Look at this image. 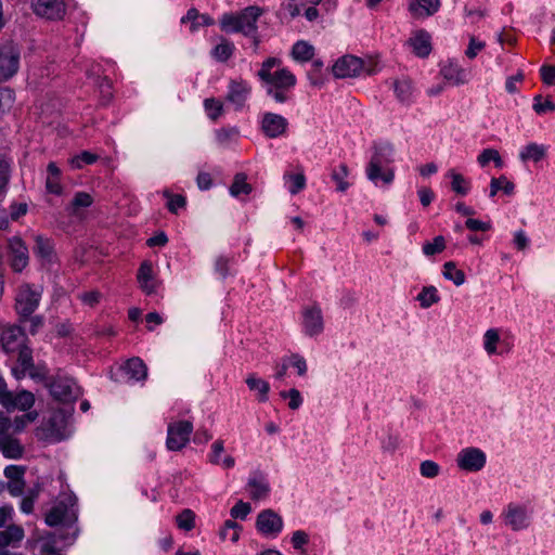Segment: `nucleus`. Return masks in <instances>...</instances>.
Wrapping results in <instances>:
<instances>
[{
	"label": "nucleus",
	"instance_id": "1",
	"mask_svg": "<svg viewBox=\"0 0 555 555\" xmlns=\"http://www.w3.org/2000/svg\"><path fill=\"white\" fill-rule=\"evenodd\" d=\"M266 93L276 103H285L291 99V91L297 83L296 76L286 67H282L279 57L266 59L257 72Z\"/></svg>",
	"mask_w": 555,
	"mask_h": 555
},
{
	"label": "nucleus",
	"instance_id": "2",
	"mask_svg": "<svg viewBox=\"0 0 555 555\" xmlns=\"http://www.w3.org/2000/svg\"><path fill=\"white\" fill-rule=\"evenodd\" d=\"M263 14V10L250 5L241 12L223 14L220 18V27L227 33H242L244 36H254L257 33V21Z\"/></svg>",
	"mask_w": 555,
	"mask_h": 555
},
{
	"label": "nucleus",
	"instance_id": "3",
	"mask_svg": "<svg viewBox=\"0 0 555 555\" xmlns=\"http://www.w3.org/2000/svg\"><path fill=\"white\" fill-rule=\"evenodd\" d=\"M44 519L46 524L50 527L60 526L62 528L74 529L78 519L76 498L66 495L56 501L46 514Z\"/></svg>",
	"mask_w": 555,
	"mask_h": 555
},
{
	"label": "nucleus",
	"instance_id": "4",
	"mask_svg": "<svg viewBox=\"0 0 555 555\" xmlns=\"http://www.w3.org/2000/svg\"><path fill=\"white\" fill-rule=\"evenodd\" d=\"M21 324L7 323L0 326L1 349L7 354L16 356V360L21 359L24 349H30L27 345V335Z\"/></svg>",
	"mask_w": 555,
	"mask_h": 555
},
{
	"label": "nucleus",
	"instance_id": "5",
	"mask_svg": "<svg viewBox=\"0 0 555 555\" xmlns=\"http://www.w3.org/2000/svg\"><path fill=\"white\" fill-rule=\"evenodd\" d=\"M41 300V292L29 284L20 286L15 296L14 309L18 317V323L27 322L36 311Z\"/></svg>",
	"mask_w": 555,
	"mask_h": 555
},
{
	"label": "nucleus",
	"instance_id": "6",
	"mask_svg": "<svg viewBox=\"0 0 555 555\" xmlns=\"http://www.w3.org/2000/svg\"><path fill=\"white\" fill-rule=\"evenodd\" d=\"M21 50L13 42L0 46V82L12 79L20 69Z\"/></svg>",
	"mask_w": 555,
	"mask_h": 555
},
{
	"label": "nucleus",
	"instance_id": "7",
	"mask_svg": "<svg viewBox=\"0 0 555 555\" xmlns=\"http://www.w3.org/2000/svg\"><path fill=\"white\" fill-rule=\"evenodd\" d=\"M47 386L51 396L61 402H73L81 395L75 380L67 376L56 375Z\"/></svg>",
	"mask_w": 555,
	"mask_h": 555
},
{
	"label": "nucleus",
	"instance_id": "8",
	"mask_svg": "<svg viewBox=\"0 0 555 555\" xmlns=\"http://www.w3.org/2000/svg\"><path fill=\"white\" fill-rule=\"evenodd\" d=\"M33 13L48 21H61L66 14L65 0H30Z\"/></svg>",
	"mask_w": 555,
	"mask_h": 555
},
{
	"label": "nucleus",
	"instance_id": "9",
	"mask_svg": "<svg viewBox=\"0 0 555 555\" xmlns=\"http://www.w3.org/2000/svg\"><path fill=\"white\" fill-rule=\"evenodd\" d=\"M12 373L17 379L24 378L26 375L36 380H43L47 377L46 369L34 363L31 349L22 351L17 365L12 367Z\"/></svg>",
	"mask_w": 555,
	"mask_h": 555
},
{
	"label": "nucleus",
	"instance_id": "10",
	"mask_svg": "<svg viewBox=\"0 0 555 555\" xmlns=\"http://www.w3.org/2000/svg\"><path fill=\"white\" fill-rule=\"evenodd\" d=\"M193 425L189 421H179L168 426L167 448L171 451H179L189 442Z\"/></svg>",
	"mask_w": 555,
	"mask_h": 555
},
{
	"label": "nucleus",
	"instance_id": "11",
	"mask_svg": "<svg viewBox=\"0 0 555 555\" xmlns=\"http://www.w3.org/2000/svg\"><path fill=\"white\" fill-rule=\"evenodd\" d=\"M8 256L9 262L14 272H22L29 262V251L25 242L18 237L13 236L8 240Z\"/></svg>",
	"mask_w": 555,
	"mask_h": 555
},
{
	"label": "nucleus",
	"instance_id": "12",
	"mask_svg": "<svg viewBox=\"0 0 555 555\" xmlns=\"http://www.w3.org/2000/svg\"><path fill=\"white\" fill-rule=\"evenodd\" d=\"M332 70L337 78L356 77L363 72L372 74V69L365 68L363 60L353 55H345L338 59L333 65Z\"/></svg>",
	"mask_w": 555,
	"mask_h": 555
},
{
	"label": "nucleus",
	"instance_id": "13",
	"mask_svg": "<svg viewBox=\"0 0 555 555\" xmlns=\"http://www.w3.org/2000/svg\"><path fill=\"white\" fill-rule=\"evenodd\" d=\"M503 516L505 525L515 531L526 529L529 526V514L526 506L509 503Z\"/></svg>",
	"mask_w": 555,
	"mask_h": 555
},
{
	"label": "nucleus",
	"instance_id": "14",
	"mask_svg": "<svg viewBox=\"0 0 555 555\" xmlns=\"http://www.w3.org/2000/svg\"><path fill=\"white\" fill-rule=\"evenodd\" d=\"M456 461L462 469L477 472L485 466L486 455L479 449L467 448L459 453Z\"/></svg>",
	"mask_w": 555,
	"mask_h": 555
},
{
	"label": "nucleus",
	"instance_id": "15",
	"mask_svg": "<svg viewBox=\"0 0 555 555\" xmlns=\"http://www.w3.org/2000/svg\"><path fill=\"white\" fill-rule=\"evenodd\" d=\"M34 240V254L40 261L41 266L46 267L55 263L57 257L52 240L42 235H35Z\"/></svg>",
	"mask_w": 555,
	"mask_h": 555
},
{
	"label": "nucleus",
	"instance_id": "16",
	"mask_svg": "<svg viewBox=\"0 0 555 555\" xmlns=\"http://www.w3.org/2000/svg\"><path fill=\"white\" fill-rule=\"evenodd\" d=\"M256 527L263 534H276L283 528V520L272 509H266L257 516Z\"/></svg>",
	"mask_w": 555,
	"mask_h": 555
},
{
	"label": "nucleus",
	"instance_id": "17",
	"mask_svg": "<svg viewBox=\"0 0 555 555\" xmlns=\"http://www.w3.org/2000/svg\"><path fill=\"white\" fill-rule=\"evenodd\" d=\"M288 122L279 114L266 113L261 120V129L268 138H278L286 132Z\"/></svg>",
	"mask_w": 555,
	"mask_h": 555
},
{
	"label": "nucleus",
	"instance_id": "18",
	"mask_svg": "<svg viewBox=\"0 0 555 555\" xmlns=\"http://www.w3.org/2000/svg\"><path fill=\"white\" fill-rule=\"evenodd\" d=\"M250 86L243 79L232 80L229 85L227 100L237 108H242L250 93Z\"/></svg>",
	"mask_w": 555,
	"mask_h": 555
},
{
	"label": "nucleus",
	"instance_id": "19",
	"mask_svg": "<svg viewBox=\"0 0 555 555\" xmlns=\"http://www.w3.org/2000/svg\"><path fill=\"white\" fill-rule=\"evenodd\" d=\"M138 282L141 289L146 295H152L156 293L158 287V282L156 281L153 272V267L150 261H143L138 271Z\"/></svg>",
	"mask_w": 555,
	"mask_h": 555
},
{
	"label": "nucleus",
	"instance_id": "20",
	"mask_svg": "<svg viewBox=\"0 0 555 555\" xmlns=\"http://www.w3.org/2000/svg\"><path fill=\"white\" fill-rule=\"evenodd\" d=\"M430 39V35L426 30L420 29L413 33L408 40V44L412 48L416 56L426 57L431 51Z\"/></svg>",
	"mask_w": 555,
	"mask_h": 555
},
{
	"label": "nucleus",
	"instance_id": "21",
	"mask_svg": "<svg viewBox=\"0 0 555 555\" xmlns=\"http://www.w3.org/2000/svg\"><path fill=\"white\" fill-rule=\"evenodd\" d=\"M34 404L35 396L28 390H21L16 393L10 391L8 402L5 401V403H2V405L8 410L17 409L21 411H28Z\"/></svg>",
	"mask_w": 555,
	"mask_h": 555
},
{
	"label": "nucleus",
	"instance_id": "22",
	"mask_svg": "<svg viewBox=\"0 0 555 555\" xmlns=\"http://www.w3.org/2000/svg\"><path fill=\"white\" fill-rule=\"evenodd\" d=\"M440 8V0H413L409 11L415 18H425L434 15Z\"/></svg>",
	"mask_w": 555,
	"mask_h": 555
},
{
	"label": "nucleus",
	"instance_id": "23",
	"mask_svg": "<svg viewBox=\"0 0 555 555\" xmlns=\"http://www.w3.org/2000/svg\"><path fill=\"white\" fill-rule=\"evenodd\" d=\"M446 80L459 86L468 81L469 73L453 62L446 63L440 70Z\"/></svg>",
	"mask_w": 555,
	"mask_h": 555
},
{
	"label": "nucleus",
	"instance_id": "24",
	"mask_svg": "<svg viewBox=\"0 0 555 555\" xmlns=\"http://www.w3.org/2000/svg\"><path fill=\"white\" fill-rule=\"evenodd\" d=\"M304 325L310 336L317 335L323 330V319L318 307L308 308L304 312Z\"/></svg>",
	"mask_w": 555,
	"mask_h": 555
},
{
	"label": "nucleus",
	"instance_id": "25",
	"mask_svg": "<svg viewBox=\"0 0 555 555\" xmlns=\"http://www.w3.org/2000/svg\"><path fill=\"white\" fill-rule=\"evenodd\" d=\"M122 371L129 379L134 382L143 380L147 376V367L139 358L129 359L122 366Z\"/></svg>",
	"mask_w": 555,
	"mask_h": 555
},
{
	"label": "nucleus",
	"instance_id": "26",
	"mask_svg": "<svg viewBox=\"0 0 555 555\" xmlns=\"http://www.w3.org/2000/svg\"><path fill=\"white\" fill-rule=\"evenodd\" d=\"M0 451L8 459H20L23 455L24 448L12 436H2L0 437Z\"/></svg>",
	"mask_w": 555,
	"mask_h": 555
},
{
	"label": "nucleus",
	"instance_id": "27",
	"mask_svg": "<svg viewBox=\"0 0 555 555\" xmlns=\"http://www.w3.org/2000/svg\"><path fill=\"white\" fill-rule=\"evenodd\" d=\"M396 98L399 102L409 104L412 101L414 87L409 78L396 79L392 83Z\"/></svg>",
	"mask_w": 555,
	"mask_h": 555
},
{
	"label": "nucleus",
	"instance_id": "28",
	"mask_svg": "<svg viewBox=\"0 0 555 555\" xmlns=\"http://www.w3.org/2000/svg\"><path fill=\"white\" fill-rule=\"evenodd\" d=\"M246 384L251 391L257 392V399L259 402L268 401V393L270 385L262 378L257 377L254 374H249L246 378Z\"/></svg>",
	"mask_w": 555,
	"mask_h": 555
},
{
	"label": "nucleus",
	"instance_id": "29",
	"mask_svg": "<svg viewBox=\"0 0 555 555\" xmlns=\"http://www.w3.org/2000/svg\"><path fill=\"white\" fill-rule=\"evenodd\" d=\"M382 166L383 165L378 163L377 159L371 158L366 169L367 178L373 182H376L377 179H382L386 184H388L393 180V171L388 170L386 172H382Z\"/></svg>",
	"mask_w": 555,
	"mask_h": 555
},
{
	"label": "nucleus",
	"instance_id": "30",
	"mask_svg": "<svg viewBox=\"0 0 555 555\" xmlns=\"http://www.w3.org/2000/svg\"><path fill=\"white\" fill-rule=\"evenodd\" d=\"M24 538V530L22 527L11 525L4 530L0 531V547L15 544Z\"/></svg>",
	"mask_w": 555,
	"mask_h": 555
},
{
	"label": "nucleus",
	"instance_id": "31",
	"mask_svg": "<svg viewBox=\"0 0 555 555\" xmlns=\"http://www.w3.org/2000/svg\"><path fill=\"white\" fill-rule=\"evenodd\" d=\"M314 55L313 46L309 44L307 41L300 40L297 41L292 49V56L294 60L299 62H308Z\"/></svg>",
	"mask_w": 555,
	"mask_h": 555
},
{
	"label": "nucleus",
	"instance_id": "32",
	"mask_svg": "<svg viewBox=\"0 0 555 555\" xmlns=\"http://www.w3.org/2000/svg\"><path fill=\"white\" fill-rule=\"evenodd\" d=\"M349 175V168L346 164H340L333 168L331 178L336 183V191L345 192L349 188V182L346 180Z\"/></svg>",
	"mask_w": 555,
	"mask_h": 555
},
{
	"label": "nucleus",
	"instance_id": "33",
	"mask_svg": "<svg viewBox=\"0 0 555 555\" xmlns=\"http://www.w3.org/2000/svg\"><path fill=\"white\" fill-rule=\"evenodd\" d=\"M546 155V149L543 145L537 143H530L524 147L520 152V159L522 162L533 160L535 163L543 159Z\"/></svg>",
	"mask_w": 555,
	"mask_h": 555
},
{
	"label": "nucleus",
	"instance_id": "34",
	"mask_svg": "<svg viewBox=\"0 0 555 555\" xmlns=\"http://www.w3.org/2000/svg\"><path fill=\"white\" fill-rule=\"evenodd\" d=\"M500 190H502L506 195H512L515 190V184L505 176L492 178L490 182V196H495Z\"/></svg>",
	"mask_w": 555,
	"mask_h": 555
},
{
	"label": "nucleus",
	"instance_id": "35",
	"mask_svg": "<svg viewBox=\"0 0 555 555\" xmlns=\"http://www.w3.org/2000/svg\"><path fill=\"white\" fill-rule=\"evenodd\" d=\"M442 273L447 280L452 281L456 286H460L465 282L464 271L457 269L455 262L453 261H448L443 264Z\"/></svg>",
	"mask_w": 555,
	"mask_h": 555
},
{
	"label": "nucleus",
	"instance_id": "36",
	"mask_svg": "<svg viewBox=\"0 0 555 555\" xmlns=\"http://www.w3.org/2000/svg\"><path fill=\"white\" fill-rule=\"evenodd\" d=\"M448 176L452 179L451 181V189L456 194H460L462 196L466 195L470 190L469 182L461 175L455 172L454 170H450L448 172Z\"/></svg>",
	"mask_w": 555,
	"mask_h": 555
},
{
	"label": "nucleus",
	"instance_id": "37",
	"mask_svg": "<svg viewBox=\"0 0 555 555\" xmlns=\"http://www.w3.org/2000/svg\"><path fill=\"white\" fill-rule=\"evenodd\" d=\"M395 147L391 143L386 142L375 147L372 159H377L382 165L393 162Z\"/></svg>",
	"mask_w": 555,
	"mask_h": 555
},
{
	"label": "nucleus",
	"instance_id": "38",
	"mask_svg": "<svg viewBox=\"0 0 555 555\" xmlns=\"http://www.w3.org/2000/svg\"><path fill=\"white\" fill-rule=\"evenodd\" d=\"M234 44L225 39H222L219 44L212 50V56L219 62H225L234 52Z\"/></svg>",
	"mask_w": 555,
	"mask_h": 555
},
{
	"label": "nucleus",
	"instance_id": "39",
	"mask_svg": "<svg viewBox=\"0 0 555 555\" xmlns=\"http://www.w3.org/2000/svg\"><path fill=\"white\" fill-rule=\"evenodd\" d=\"M248 487L253 500H261L266 498L269 492V485L262 479H249Z\"/></svg>",
	"mask_w": 555,
	"mask_h": 555
},
{
	"label": "nucleus",
	"instance_id": "40",
	"mask_svg": "<svg viewBox=\"0 0 555 555\" xmlns=\"http://www.w3.org/2000/svg\"><path fill=\"white\" fill-rule=\"evenodd\" d=\"M241 529L242 527L234 520H227L220 531V538L235 543L238 541Z\"/></svg>",
	"mask_w": 555,
	"mask_h": 555
},
{
	"label": "nucleus",
	"instance_id": "41",
	"mask_svg": "<svg viewBox=\"0 0 555 555\" xmlns=\"http://www.w3.org/2000/svg\"><path fill=\"white\" fill-rule=\"evenodd\" d=\"M251 190V185L246 182V176L244 173H237L230 186V193L235 197L240 194H249Z\"/></svg>",
	"mask_w": 555,
	"mask_h": 555
},
{
	"label": "nucleus",
	"instance_id": "42",
	"mask_svg": "<svg viewBox=\"0 0 555 555\" xmlns=\"http://www.w3.org/2000/svg\"><path fill=\"white\" fill-rule=\"evenodd\" d=\"M477 160L481 167H486L490 162H493L499 168L503 167V160L500 156V153L494 149H485L479 154Z\"/></svg>",
	"mask_w": 555,
	"mask_h": 555
},
{
	"label": "nucleus",
	"instance_id": "43",
	"mask_svg": "<svg viewBox=\"0 0 555 555\" xmlns=\"http://www.w3.org/2000/svg\"><path fill=\"white\" fill-rule=\"evenodd\" d=\"M417 300L420 301L423 308H428L431 305L438 302L440 300V297L438 296L435 286H426L417 295Z\"/></svg>",
	"mask_w": 555,
	"mask_h": 555
},
{
	"label": "nucleus",
	"instance_id": "44",
	"mask_svg": "<svg viewBox=\"0 0 555 555\" xmlns=\"http://www.w3.org/2000/svg\"><path fill=\"white\" fill-rule=\"evenodd\" d=\"M444 249H446V240L442 235H438L433 240V242H425L423 245V253L427 257L440 254Z\"/></svg>",
	"mask_w": 555,
	"mask_h": 555
},
{
	"label": "nucleus",
	"instance_id": "45",
	"mask_svg": "<svg viewBox=\"0 0 555 555\" xmlns=\"http://www.w3.org/2000/svg\"><path fill=\"white\" fill-rule=\"evenodd\" d=\"M177 526L185 531H190L195 526V514L193 511L185 508L176 517Z\"/></svg>",
	"mask_w": 555,
	"mask_h": 555
},
{
	"label": "nucleus",
	"instance_id": "46",
	"mask_svg": "<svg viewBox=\"0 0 555 555\" xmlns=\"http://www.w3.org/2000/svg\"><path fill=\"white\" fill-rule=\"evenodd\" d=\"M15 101V93L9 87L0 88V114L9 112Z\"/></svg>",
	"mask_w": 555,
	"mask_h": 555
},
{
	"label": "nucleus",
	"instance_id": "47",
	"mask_svg": "<svg viewBox=\"0 0 555 555\" xmlns=\"http://www.w3.org/2000/svg\"><path fill=\"white\" fill-rule=\"evenodd\" d=\"M204 106L209 118L212 120H217L223 113V104L214 98L206 99Z\"/></svg>",
	"mask_w": 555,
	"mask_h": 555
},
{
	"label": "nucleus",
	"instance_id": "48",
	"mask_svg": "<svg viewBox=\"0 0 555 555\" xmlns=\"http://www.w3.org/2000/svg\"><path fill=\"white\" fill-rule=\"evenodd\" d=\"M485 349L489 354H493L496 351V344L500 340L499 332L494 328H490L485 333L483 336Z\"/></svg>",
	"mask_w": 555,
	"mask_h": 555
},
{
	"label": "nucleus",
	"instance_id": "49",
	"mask_svg": "<svg viewBox=\"0 0 555 555\" xmlns=\"http://www.w3.org/2000/svg\"><path fill=\"white\" fill-rule=\"evenodd\" d=\"M164 195L168 198L167 208L170 212L177 214L178 209L184 208L186 204L184 196L180 194L172 195L168 191H165Z\"/></svg>",
	"mask_w": 555,
	"mask_h": 555
},
{
	"label": "nucleus",
	"instance_id": "50",
	"mask_svg": "<svg viewBox=\"0 0 555 555\" xmlns=\"http://www.w3.org/2000/svg\"><path fill=\"white\" fill-rule=\"evenodd\" d=\"M10 180V162L0 158V195L5 193Z\"/></svg>",
	"mask_w": 555,
	"mask_h": 555
},
{
	"label": "nucleus",
	"instance_id": "51",
	"mask_svg": "<svg viewBox=\"0 0 555 555\" xmlns=\"http://www.w3.org/2000/svg\"><path fill=\"white\" fill-rule=\"evenodd\" d=\"M251 507L248 503L243 501H238L230 511L231 517L236 519H245L247 515L250 513Z\"/></svg>",
	"mask_w": 555,
	"mask_h": 555
},
{
	"label": "nucleus",
	"instance_id": "52",
	"mask_svg": "<svg viewBox=\"0 0 555 555\" xmlns=\"http://www.w3.org/2000/svg\"><path fill=\"white\" fill-rule=\"evenodd\" d=\"M533 109L537 114H545L547 112H553L555 109V104L550 100L542 101L541 95H535Z\"/></svg>",
	"mask_w": 555,
	"mask_h": 555
},
{
	"label": "nucleus",
	"instance_id": "53",
	"mask_svg": "<svg viewBox=\"0 0 555 555\" xmlns=\"http://www.w3.org/2000/svg\"><path fill=\"white\" fill-rule=\"evenodd\" d=\"M421 474L426 478H434L439 474V465L434 461H424L421 464Z\"/></svg>",
	"mask_w": 555,
	"mask_h": 555
},
{
	"label": "nucleus",
	"instance_id": "54",
	"mask_svg": "<svg viewBox=\"0 0 555 555\" xmlns=\"http://www.w3.org/2000/svg\"><path fill=\"white\" fill-rule=\"evenodd\" d=\"M93 199L89 193L78 192L75 194L73 199L74 209L86 208L92 204Z\"/></svg>",
	"mask_w": 555,
	"mask_h": 555
},
{
	"label": "nucleus",
	"instance_id": "55",
	"mask_svg": "<svg viewBox=\"0 0 555 555\" xmlns=\"http://www.w3.org/2000/svg\"><path fill=\"white\" fill-rule=\"evenodd\" d=\"M224 451V446L222 440H216L211 444V453L209 455V461L211 464L219 465L221 464V454Z\"/></svg>",
	"mask_w": 555,
	"mask_h": 555
},
{
	"label": "nucleus",
	"instance_id": "56",
	"mask_svg": "<svg viewBox=\"0 0 555 555\" xmlns=\"http://www.w3.org/2000/svg\"><path fill=\"white\" fill-rule=\"evenodd\" d=\"M281 396L283 398H289L288 406L292 410L298 409L300 406L301 402H302L300 392L297 389H294V388L288 390V391H282Z\"/></svg>",
	"mask_w": 555,
	"mask_h": 555
},
{
	"label": "nucleus",
	"instance_id": "57",
	"mask_svg": "<svg viewBox=\"0 0 555 555\" xmlns=\"http://www.w3.org/2000/svg\"><path fill=\"white\" fill-rule=\"evenodd\" d=\"M98 159V156L90 152H82L80 155L72 159V164L76 168H81L82 164H93Z\"/></svg>",
	"mask_w": 555,
	"mask_h": 555
},
{
	"label": "nucleus",
	"instance_id": "58",
	"mask_svg": "<svg viewBox=\"0 0 555 555\" xmlns=\"http://www.w3.org/2000/svg\"><path fill=\"white\" fill-rule=\"evenodd\" d=\"M25 474V468L17 465L7 466L4 469V476L10 480H22Z\"/></svg>",
	"mask_w": 555,
	"mask_h": 555
},
{
	"label": "nucleus",
	"instance_id": "59",
	"mask_svg": "<svg viewBox=\"0 0 555 555\" xmlns=\"http://www.w3.org/2000/svg\"><path fill=\"white\" fill-rule=\"evenodd\" d=\"M288 360L289 364L297 370L299 376H304L306 374L307 362L301 356L294 353L288 358Z\"/></svg>",
	"mask_w": 555,
	"mask_h": 555
},
{
	"label": "nucleus",
	"instance_id": "60",
	"mask_svg": "<svg viewBox=\"0 0 555 555\" xmlns=\"http://www.w3.org/2000/svg\"><path fill=\"white\" fill-rule=\"evenodd\" d=\"M12 420L3 412L0 411V437L12 436L13 433Z\"/></svg>",
	"mask_w": 555,
	"mask_h": 555
},
{
	"label": "nucleus",
	"instance_id": "61",
	"mask_svg": "<svg viewBox=\"0 0 555 555\" xmlns=\"http://www.w3.org/2000/svg\"><path fill=\"white\" fill-rule=\"evenodd\" d=\"M289 179L292 181V185L289 188V192L292 194H297L306 185V179H305V176L302 173L289 175Z\"/></svg>",
	"mask_w": 555,
	"mask_h": 555
},
{
	"label": "nucleus",
	"instance_id": "62",
	"mask_svg": "<svg viewBox=\"0 0 555 555\" xmlns=\"http://www.w3.org/2000/svg\"><path fill=\"white\" fill-rule=\"evenodd\" d=\"M542 81L545 85H555V66L543 65L540 69Z\"/></svg>",
	"mask_w": 555,
	"mask_h": 555
},
{
	"label": "nucleus",
	"instance_id": "63",
	"mask_svg": "<svg viewBox=\"0 0 555 555\" xmlns=\"http://www.w3.org/2000/svg\"><path fill=\"white\" fill-rule=\"evenodd\" d=\"M485 48V42L476 40L475 37H470L468 48L465 52L468 59H474Z\"/></svg>",
	"mask_w": 555,
	"mask_h": 555
},
{
	"label": "nucleus",
	"instance_id": "64",
	"mask_svg": "<svg viewBox=\"0 0 555 555\" xmlns=\"http://www.w3.org/2000/svg\"><path fill=\"white\" fill-rule=\"evenodd\" d=\"M101 294L98 291L86 292L79 295L81 301L90 307L95 306L100 301Z\"/></svg>",
	"mask_w": 555,
	"mask_h": 555
}]
</instances>
